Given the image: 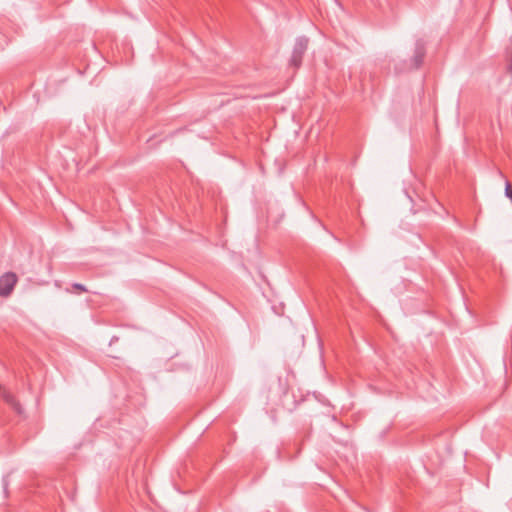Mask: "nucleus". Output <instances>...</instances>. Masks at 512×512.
Listing matches in <instances>:
<instances>
[{"mask_svg":"<svg viewBox=\"0 0 512 512\" xmlns=\"http://www.w3.org/2000/svg\"><path fill=\"white\" fill-rule=\"evenodd\" d=\"M308 42L309 40L305 36H300L296 39L290 59V65L295 68H299L301 66L302 58L308 47Z\"/></svg>","mask_w":512,"mask_h":512,"instance_id":"nucleus-1","label":"nucleus"},{"mask_svg":"<svg viewBox=\"0 0 512 512\" xmlns=\"http://www.w3.org/2000/svg\"><path fill=\"white\" fill-rule=\"evenodd\" d=\"M18 277L15 273L7 272L0 277V296L8 297L12 293Z\"/></svg>","mask_w":512,"mask_h":512,"instance_id":"nucleus-2","label":"nucleus"},{"mask_svg":"<svg viewBox=\"0 0 512 512\" xmlns=\"http://www.w3.org/2000/svg\"><path fill=\"white\" fill-rule=\"evenodd\" d=\"M425 56V47L422 40H418L415 44V51L413 56L414 67L419 68L423 63Z\"/></svg>","mask_w":512,"mask_h":512,"instance_id":"nucleus-3","label":"nucleus"}]
</instances>
